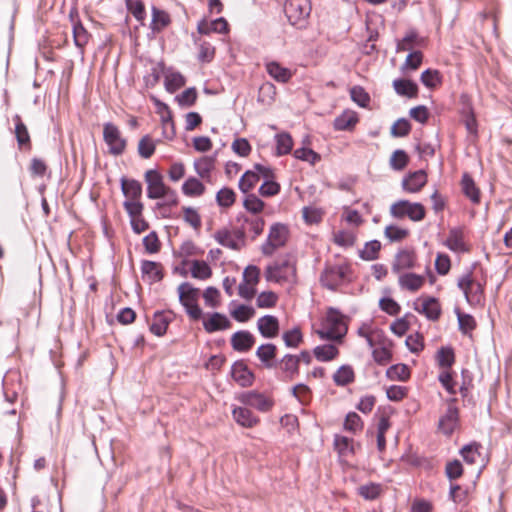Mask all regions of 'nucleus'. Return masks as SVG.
I'll use <instances>...</instances> for the list:
<instances>
[{"instance_id": "48", "label": "nucleus", "mask_w": 512, "mask_h": 512, "mask_svg": "<svg viewBox=\"0 0 512 512\" xmlns=\"http://www.w3.org/2000/svg\"><path fill=\"white\" fill-rule=\"evenodd\" d=\"M409 158L404 150L398 149L390 157L389 164L393 170L401 171L408 164Z\"/></svg>"}, {"instance_id": "27", "label": "nucleus", "mask_w": 512, "mask_h": 512, "mask_svg": "<svg viewBox=\"0 0 512 512\" xmlns=\"http://www.w3.org/2000/svg\"><path fill=\"white\" fill-rule=\"evenodd\" d=\"M424 281V276L415 273L401 274L398 279L399 286L411 292L419 290L423 286Z\"/></svg>"}, {"instance_id": "37", "label": "nucleus", "mask_w": 512, "mask_h": 512, "mask_svg": "<svg viewBox=\"0 0 512 512\" xmlns=\"http://www.w3.org/2000/svg\"><path fill=\"white\" fill-rule=\"evenodd\" d=\"M70 17L74 21L73 12L70 13ZM73 38L75 45L80 49H83L89 41V33L79 21L73 22Z\"/></svg>"}, {"instance_id": "35", "label": "nucleus", "mask_w": 512, "mask_h": 512, "mask_svg": "<svg viewBox=\"0 0 512 512\" xmlns=\"http://www.w3.org/2000/svg\"><path fill=\"white\" fill-rule=\"evenodd\" d=\"M205 191L203 183L195 177L188 178L182 185V192L186 196H201Z\"/></svg>"}, {"instance_id": "33", "label": "nucleus", "mask_w": 512, "mask_h": 512, "mask_svg": "<svg viewBox=\"0 0 512 512\" xmlns=\"http://www.w3.org/2000/svg\"><path fill=\"white\" fill-rule=\"evenodd\" d=\"M214 239L223 247L240 250L241 244L234 239L233 234L227 228L219 229L214 234Z\"/></svg>"}, {"instance_id": "39", "label": "nucleus", "mask_w": 512, "mask_h": 512, "mask_svg": "<svg viewBox=\"0 0 512 512\" xmlns=\"http://www.w3.org/2000/svg\"><path fill=\"white\" fill-rule=\"evenodd\" d=\"M276 154L278 156L289 154L293 147V140L289 133H280L275 136Z\"/></svg>"}, {"instance_id": "21", "label": "nucleus", "mask_w": 512, "mask_h": 512, "mask_svg": "<svg viewBox=\"0 0 512 512\" xmlns=\"http://www.w3.org/2000/svg\"><path fill=\"white\" fill-rule=\"evenodd\" d=\"M358 114L353 110H344L334 119L333 127L337 131H351L358 123Z\"/></svg>"}, {"instance_id": "40", "label": "nucleus", "mask_w": 512, "mask_h": 512, "mask_svg": "<svg viewBox=\"0 0 512 512\" xmlns=\"http://www.w3.org/2000/svg\"><path fill=\"white\" fill-rule=\"evenodd\" d=\"M215 159L213 157L204 156L194 162V168L196 173L201 178L210 176L212 169L214 168Z\"/></svg>"}, {"instance_id": "57", "label": "nucleus", "mask_w": 512, "mask_h": 512, "mask_svg": "<svg viewBox=\"0 0 512 512\" xmlns=\"http://www.w3.org/2000/svg\"><path fill=\"white\" fill-rule=\"evenodd\" d=\"M351 99L360 107H367L370 102L369 94L361 86H354L350 89Z\"/></svg>"}, {"instance_id": "14", "label": "nucleus", "mask_w": 512, "mask_h": 512, "mask_svg": "<svg viewBox=\"0 0 512 512\" xmlns=\"http://www.w3.org/2000/svg\"><path fill=\"white\" fill-rule=\"evenodd\" d=\"M277 366L282 373V378L286 381L293 380L299 374V364L296 355L285 354L277 362Z\"/></svg>"}, {"instance_id": "58", "label": "nucleus", "mask_w": 512, "mask_h": 512, "mask_svg": "<svg viewBox=\"0 0 512 512\" xmlns=\"http://www.w3.org/2000/svg\"><path fill=\"white\" fill-rule=\"evenodd\" d=\"M410 131V122L406 118H400L392 125L390 133L393 137H405Z\"/></svg>"}, {"instance_id": "19", "label": "nucleus", "mask_w": 512, "mask_h": 512, "mask_svg": "<svg viewBox=\"0 0 512 512\" xmlns=\"http://www.w3.org/2000/svg\"><path fill=\"white\" fill-rule=\"evenodd\" d=\"M414 309L425 315L428 320L436 321L439 319L441 314V307L438 300L434 297H428L423 300L421 307L418 306L417 302L414 304Z\"/></svg>"}, {"instance_id": "16", "label": "nucleus", "mask_w": 512, "mask_h": 512, "mask_svg": "<svg viewBox=\"0 0 512 512\" xmlns=\"http://www.w3.org/2000/svg\"><path fill=\"white\" fill-rule=\"evenodd\" d=\"M427 182V175L423 170H418L415 172L409 173L402 180V188L409 193H416L421 190V188Z\"/></svg>"}, {"instance_id": "36", "label": "nucleus", "mask_w": 512, "mask_h": 512, "mask_svg": "<svg viewBox=\"0 0 512 512\" xmlns=\"http://www.w3.org/2000/svg\"><path fill=\"white\" fill-rule=\"evenodd\" d=\"M317 360L327 362L333 360L339 353L336 346L332 344L319 345L313 350Z\"/></svg>"}, {"instance_id": "3", "label": "nucleus", "mask_w": 512, "mask_h": 512, "mask_svg": "<svg viewBox=\"0 0 512 512\" xmlns=\"http://www.w3.org/2000/svg\"><path fill=\"white\" fill-rule=\"evenodd\" d=\"M296 276V266L293 258L286 255L266 267L265 278L276 283L291 281Z\"/></svg>"}, {"instance_id": "49", "label": "nucleus", "mask_w": 512, "mask_h": 512, "mask_svg": "<svg viewBox=\"0 0 512 512\" xmlns=\"http://www.w3.org/2000/svg\"><path fill=\"white\" fill-rule=\"evenodd\" d=\"M235 192L227 187L220 189L216 194V202L220 207L228 208L235 202Z\"/></svg>"}, {"instance_id": "45", "label": "nucleus", "mask_w": 512, "mask_h": 512, "mask_svg": "<svg viewBox=\"0 0 512 512\" xmlns=\"http://www.w3.org/2000/svg\"><path fill=\"white\" fill-rule=\"evenodd\" d=\"M357 490L358 494L365 500H375L380 496L382 486L378 483L371 482L360 486Z\"/></svg>"}, {"instance_id": "2", "label": "nucleus", "mask_w": 512, "mask_h": 512, "mask_svg": "<svg viewBox=\"0 0 512 512\" xmlns=\"http://www.w3.org/2000/svg\"><path fill=\"white\" fill-rule=\"evenodd\" d=\"M177 292L179 302L185 308L187 315L193 320H199L203 315L202 309L198 305L200 289L189 282H183L178 286Z\"/></svg>"}, {"instance_id": "20", "label": "nucleus", "mask_w": 512, "mask_h": 512, "mask_svg": "<svg viewBox=\"0 0 512 512\" xmlns=\"http://www.w3.org/2000/svg\"><path fill=\"white\" fill-rule=\"evenodd\" d=\"M276 353L277 347L272 343L262 344L256 350V356L267 369L277 367V362L275 361Z\"/></svg>"}, {"instance_id": "30", "label": "nucleus", "mask_w": 512, "mask_h": 512, "mask_svg": "<svg viewBox=\"0 0 512 512\" xmlns=\"http://www.w3.org/2000/svg\"><path fill=\"white\" fill-rule=\"evenodd\" d=\"M393 88L398 95L406 96L408 98H414L418 93L417 84L408 79H395L393 81Z\"/></svg>"}, {"instance_id": "41", "label": "nucleus", "mask_w": 512, "mask_h": 512, "mask_svg": "<svg viewBox=\"0 0 512 512\" xmlns=\"http://www.w3.org/2000/svg\"><path fill=\"white\" fill-rule=\"evenodd\" d=\"M482 448L481 444L477 442H472L465 445L461 450L460 454L463 457L464 461L468 464L476 463L477 459L480 457V449Z\"/></svg>"}, {"instance_id": "22", "label": "nucleus", "mask_w": 512, "mask_h": 512, "mask_svg": "<svg viewBox=\"0 0 512 512\" xmlns=\"http://www.w3.org/2000/svg\"><path fill=\"white\" fill-rule=\"evenodd\" d=\"M231 374L233 379L242 387L250 386L254 379L253 373L241 361H237L232 365Z\"/></svg>"}, {"instance_id": "23", "label": "nucleus", "mask_w": 512, "mask_h": 512, "mask_svg": "<svg viewBox=\"0 0 512 512\" xmlns=\"http://www.w3.org/2000/svg\"><path fill=\"white\" fill-rule=\"evenodd\" d=\"M416 256L413 251L400 250L396 256L392 265V271L399 273L401 270L410 269L415 266Z\"/></svg>"}, {"instance_id": "60", "label": "nucleus", "mask_w": 512, "mask_h": 512, "mask_svg": "<svg viewBox=\"0 0 512 512\" xmlns=\"http://www.w3.org/2000/svg\"><path fill=\"white\" fill-rule=\"evenodd\" d=\"M384 234L391 242H399L408 236L409 231L395 225H388Z\"/></svg>"}, {"instance_id": "25", "label": "nucleus", "mask_w": 512, "mask_h": 512, "mask_svg": "<svg viewBox=\"0 0 512 512\" xmlns=\"http://www.w3.org/2000/svg\"><path fill=\"white\" fill-rule=\"evenodd\" d=\"M121 190L126 200H140L142 185L138 180L121 178Z\"/></svg>"}, {"instance_id": "32", "label": "nucleus", "mask_w": 512, "mask_h": 512, "mask_svg": "<svg viewBox=\"0 0 512 512\" xmlns=\"http://www.w3.org/2000/svg\"><path fill=\"white\" fill-rule=\"evenodd\" d=\"M355 380V373L350 365H342L333 374V381L337 386L344 387L353 383Z\"/></svg>"}, {"instance_id": "43", "label": "nucleus", "mask_w": 512, "mask_h": 512, "mask_svg": "<svg viewBox=\"0 0 512 512\" xmlns=\"http://www.w3.org/2000/svg\"><path fill=\"white\" fill-rule=\"evenodd\" d=\"M156 142L149 136H143L138 143V154L144 159H149L155 152Z\"/></svg>"}, {"instance_id": "10", "label": "nucleus", "mask_w": 512, "mask_h": 512, "mask_svg": "<svg viewBox=\"0 0 512 512\" xmlns=\"http://www.w3.org/2000/svg\"><path fill=\"white\" fill-rule=\"evenodd\" d=\"M145 181L147 184V197L149 199H160L164 192L169 188L163 181V176L154 169L145 173Z\"/></svg>"}, {"instance_id": "28", "label": "nucleus", "mask_w": 512, "mask_h": 512, "mask_svg": "<svg viewBox=\"0 0 512 512\" xmlns=\"http://www.w3.org/2000/svg\"><path fill=\"white\" fill-rule=\"evenodd\" d=\"M444 244L454 252H466L468 250L464 242L463 231L460 228H452Z\"/></svg>"}, {"instance_id": "50", "label": "nucleus", "mask_w": 512, "mask_h": 512, "mask_svg": "<svg viewBox=\"0 0 512 512\" xmlns=\"http://www.w3.org/2000/svg\"><path fill=\"white\" fill-rule=\"evenodd\" d=\"M260 176L253 171H246L239 180L238 186L243 193L251 190L259 181Z\"/></svg>"}, {"instance_id": "54", "label": "nucleus", "mask_w": 512, "mask_h": 512, "mask_svg": "<svg viewBox=\"0 0 512 512\" xmlns=\"http://www.w3.org/2000/svg\"><path fill=\"white\" fill-rule=\"evenodd\" d=\"M169 322V319H167L162 313H155V319L150 326V330L154 335L162 336L166 333Z\"/></svg>"}, {"instance_id": "7", "label": "nucleus", "mask_w": 512, "mask_h": 512, "mask_svg": "<svg viewBox=\"0 0 512 512\" xmlns=\"http://www.w3.org/2000/svg\"><path fill=\"white\" fill-rule=\"evenodd\" d=\"M446 409L438 421V430L445 436H451L460 426L459 409L457 399L446 400Z\"/></svg>"}, {"instance_id": "51", "label": "nucleus", "mask_w": 512, "mask_h": 512, "mask_svg": "<svg viewBox=\"0 0 512 512\" xmlns=\"http://www.w3.org/2000/svg\"><path fill=\"white\" fill-rule=\"evenodd\" d=\"M363 428V421L356 412H349L344 421V429L351 433H357Z\"/></svg>"}, {"instance_id": "24", "label": "nucleus", "mask_w": 512, "mask_h": 512, "mask_svg": "<svg viewBox=\"0 0 512 512\" xmlns=\"http://www.w3.org/2000/svg\"><path fill=\"white\" fill-rule=\"evenodd\" d=\"M461 189L463 194L473 203L479 204L481 200V193L476 186L473 178L468 173H464L461 179Z\"/></svg>"}, {"instance_id": "56", "label": "nucleus", "mask_w": 512, "mask_h": 512, "mask_svg": "<svg viewBox=\"0 0 512 512\" xmlns=\"http://www.w3.org/2000/svg\"><path fill=\"white\" fill-rule=\"evenodd\" d=\"M459 329L463 334H468L476 327V322L470 314L461 313L456 310Z\"/></svg>"}, {"instance_id": "61", "label": "nucleus", "mask_w": 512, "mask_h": 512, "mask_svg": "<svg viewBox=\"0 0 512 512\" xmlns=\"http://www.w3.org/2000/svg\"><path fill=\"white\" fill-rule=\"evenodd\" d=\"M245 209L253 214L260 213L264 208V202L254 194H249L244 199Z\"/></svg>"}, {"instance_id": "11", "label": "nucleus", "mask_w": 512, "mask_h": 512, "mask_svg": "<svg viewBox=\"0 0 512 512\" xmlns=\"http://www.w3.org/2000/svg\"><path fill=\"white\" fill-rule=\"evenodd\" d=\"M458 287L463 291L468 302H480L483 295V288L479 282H475L472 279V275L470 272L464 274L462 277L459 278Z\"/></svg>"}, {"instance_id": "4", "label": "nucleus", "mask_w": 512, "mask_h": 512, "mask_svg": "<svg viewBox=\"0 0 512 512\" xmlns=\"http://www.w3.org/2000/svg\"><path fill=\"white\" fill-rule=\"evenodd\" d=\"M390 215L395 219L409 218L413 222L422 221L426 216L425 207L419 202L398 200L390 206Z\"/></svg>"}, {"instance_id": "46", "label": "nucleus", "mask_w": 512, "mask_h": 512, "mask_svg": "<svg viewBox=\"0 0 512 512\" xmlns=\"http://www.w3.org/2000/svg\"><path fill=\"white\" fill-rule=\"evenodd\" d=\"M436 360L440 367L449 368L455 361L454 351L451 347H441L436 354Z\"/></svg>"}, {"instance_id": "52", "label": "nucleus", "mask_w": 512, "mask_h": 512, "mask_svg": "<svg viewBox=\"0 0 512 512\" xmlns=\"http://www.w3.org/2000/svg\"><path fill=\"white\" fill-rule=\"evenodd\" d=\"M294 157L296 159L306 161V162L310 163L311 165L316 164L321 159V156L317 152H315L314 150H312L310 148H305V147L297 148L294 151Z\"/></svg>"}, {"instance_id": "64", "label": "nucleus", "mask_w": 512, "mask_h": 512, "mask_svg": "<svg viewBox=\"0 0 512 512\" xmlns=\"http://www.w3.org/2000/svg\"><path fill=\"white\" fill-rule=\"evenodd\" d=\"M277 295L272 291L261 292L257 299L256 304L259 308H270L276 305Z\"/></svg>"}, {"instance_id": "34", "label": "nucleus", "mask_w": 512, "mask_h": 512, "mask_svg": "<svg viewBox=\"0 0 512 512\" xmlns=\"http://www.w3.org/2000/svg\"><path fill=\"white\" fill-rule=\"evenodd\" d=\"M386 377L391 381H406L410 377V370L406 364H395L386 370Z\"/></svg>"}, {"instance_id": "55", "label": "nucleus", "mask_w": 512, "mask_h": 512, "mask_svg": "<svg viewBox=\"0 0 512 512\" xmlns=\"http://www.w3.org/2000/svg\"><path fill=\"white\" fill-rule=\"evenodd\" d=\"M334 445L340 455L354 453L353 440L341 435H335Z\"/></svg>"}, {"instance_id": "15", "label": "nucleus", "mask_w": 512, "mask_h": 512, "mask_svg": "<svg viewBox=\"0 0 512 512\" xmlns=\"http://www.w3.org/2000/svg\"><path fill=\"white\" fill-rule=\"evenodd\" d=\"M203 327L207 333H214L229 329L231 322L226 315L214 312L203 320Z\"/></svg>"}, {"instance_id": "59", "label": "nucleus", "mask_w": 512, "mask_h": 512, "mask_svg": "<svg viewBox=\"0 0 512 512\" xmlns=\"http://www.w3.org/2000/svg\"><path fill=\"white\" fill-rule=\"evenodd\" d=\"M185 85V78L178 72L171 73L165 78L166 90L173 93Z\"/></svg>"}, {"instance_id": "13", "label": "nucleus", "mask_w": 512, "mask_h": 512, "mask_svg": "<svg viewBox=\"0 0 512 512\" xmlns=\"http://www.w3.org/2000/svg\"><path fill=\"white\" fill-rule=\"evenodd\" d=\"M142 279L149 284L159 282L163 279V267L160 263L150 260L141 262Z\"/></svg>"}, {"instance_id": "47", "label": "nucleus", "mask_w": 512, "mask_h": 512, "mask_svg": "<svg viewBox=\"0 0 512 512\" xmlns=\"http://www.w3.org/2000/svg\"><path fill=\"white\" fill-rule=\"evenodd\" d=\"M381 249V243L378 240H372L365 244L364 248L360 251V257L363 260L372 261L378 258V253Z\"/></svg>"}, {"instance_id": "53", "label": "nucleus", "mask_w": 512, "mask_h": 512, "mask_svg": "<svg viewBox=\"0 0 512 512\" xmlns=\"http://www.w3.org/2000/svg\"><path fill=\"white\" fill-rule=\"evenodd\" d=\"M421 82L428 88H434L442 81V76L438 70L426 69L421 74Z\"/></svg>"}, {"instance_id": "62", "label": "nucleus", "mask_w": 512, "mask_h": 512, "mask_svg": "<svg viewBox=\"0 0 512 512\" xmlns=\"http://www.w3.org/2000/svg\"><path fill=\"white\" fill-rule=\"evenodd\" d=\"M197 99V91L194 87L184 90L181 94L176 96L180 106L189 107L192 106Z\"/></svg>"}, {"instance_id": "29", "label": "nucleus", "mask_w": 512, "mask_h": 512, "mask_svg": "<svg viewBox=\"0 0 512 512\" xmlns=\"http://www.w3.org/2000/svg\"><path fill=\"white\" fill-rule=\"evenodd\" d=\"M266 71L274 80L280 83H287L292 77L291 71L276 61L266 63Z\"/></svg>"}, {"instance_id": "44", "label": "nucleus", "mask_w": 512, "mask_h": 512, "mask_svg": "<svg viewBox=\"0 0 512 512\" xmlns=\"http://www.w3.org/2000/svg\"><path fill=\"white\" fill-rule=\"evenodd\" d=\"M191 275L193 278L206 280L211 277L212 270L205 261L194 260L192 262Z\"/></svg>"}, {"instance_id": "42", "label": "nucleus", "mask_w": 512, "mask_h": 512, "mask_svg": "<svg viewBox=\"0 0 512 512\" xmlns=\"http://www.w3.org/2000/svg\"><path fill=\"white\" fill-rule=\"evenodd\" d=\"M170 23L169 14L155 6L152 7V29L160 31Z\"/></svg>"}, {"instance_id": "63", "label": "nucleus", "mask_w": 512, "mask_h": 512, "mask_svg": "<svg viewBox=\"0 0 512 512\" xmlns=\"http://www.w3.org/2000/svg\"><path fill=\"white\" fill-rule=\"evenodd\" d=\"M127 9L138 20L145 19V7L141 0H126Z\"/></svg>"}, {"instance_id": "17", "label": "nucleus", "mask_w": 512, "mask_h": 512, "mask_svg": "<svg viewBox=\"0 0 512 512\" xmlns=\"http://www.w3.org/2000/svg\"><path fill=\"white\" fill-rule=\"evenodd\" d=\"M257 328L264 338H274L279 332V321L273 315H265L258 319Z\"/></svg>"}, {"instance_id": "6", "label": "nucleus", "mask_w": 512, "mask_h": 512, "mask_svg": "<svg viewBox=\"0 0 512 512\" xmlns=\"http://www.w3.org/2000/svg\"><path fill=\"white\" fill-rule=\"evenodd\" d=\"M350 266L348 264L327 265L320 276L321 284L329 290H336L348 280Z\"/></svg>"}, {"instance_id": "12", "label": "nucleus", "mask_w": 512, "mask_h": 512, "mask_svg": "<svg viewBox=\"0 0 512 512\" xmlns=\"http://www.w3.org/2000/svg\"><path fill=\"white\" fill-rule=\"evenodd\" d=\"M239 400L246 406L255 408L261 412H267L273 407V400L257 391H248L240 395Z\"/></svg>"}, {"instance_id": "38", "label": "nucleus", "mask_w": 512, "mask_h": 512, "mask_svg": "<svg viewBox=\"0 0 512 512\" xmlns=\"http://www.w3.org/2000/svg\"><path fill=\"white\" fill-rule=\"evenodd\" d=\"M282 339L287 348H297L303 342V333L299 327H294L285 331Z\"/></svg>"}, {"instance_id": "26", "label": "nucleus", "mask_w": 512, "mask_h": 512, "mask_svg": "<svg viewBox=\"0 0 512 512\" xmlns=\"http://www.w3.org/2000/svg\"><path fill=\"white\" fill-rule=\"evenodd\" d=\"M234 420L241 426L251 428L255 426L259 419L247 407H236L232 411Z\"/></svg>"}, {"instance_id": "31", "label": "nucleus", "mask_w": 512, "mask_h": 512, "mask_svg": "<svg viewBox=\"0 0 512 512\" xmlns=\"http://www.w3.org/2000/svg\"><path fill=\"white\" fill-rule=\"evenodd\" d=\"M15 122V137L20 148H30L31 140L28 129L19 115L13 117Z\"/></svg>"}, {"instance_id": "9", "label": "nucleus", "mask_w": 512, "mask_h": 512, "mask_svg": "<svg viewBox=\"0 0 512 512\" xmlns=\"http://www.w3.org/2000/svg\"><path fill=\"white\" fill-rule=\"evenodd\" d=\"M103 139L109 148L110 154L119 156L124 153L127 141L115 124L107 122L103 125Z\"/></svg>"}, {"instance_id": "5", "label": "nucleus", "mask_w": 512, "mask_h": 512, "mask_svg": "<svg viewBox=\"0 0 512 512\" xmlns=\"http://www.w3.org/2000/svg\"><path fill=\"white\" fill-rule=\"evenodd\" d=\"M284 12L291 25L302 28L311 13L310 0H286Z\"/></svg>"}, {"instance_id": "8", "label": "nucleus", "mask_w": 512, "mask_h": 512, "mask_svg": "<svg viewBox=\"0 0 512 512\" xmlns=\"http://www.w3.org/2000/svg\"><path fill=\"white\" fill-rule=\"evenodd\" d=\"M289 237V229L282 223H274L269 230L267 240L261 246V252L265 256H271L274 252L285 246Z\"/></svg>"}, {"instance_id": "1", "label": "nucleus", "mask_w": 512, "mask_h": 512, "mask_svg": "<svg viewBox=\"0 0 512 512\" xmlns=\"http://www.w3.org/2000/svg\"><path fill=\"white\" fill-rule=\"evenodd\" d=\"M347 330L343 315L331 307L327 311L324 327L318 331V335L321 339L339 341L345 336Z\"/></svg>"}, {"instance_id": "18", "label": "nucleus", "mask_w": 512, "mask_h": 512, "mask_svg": "<svg viewBox=\"0 0 512 512\" xmlns=\"http://www.w3.org/2000/svg\"><path fill=\"white\" fill-rule=\"evenodd\" d=\"M255 343V337L247 330L235 332L231 337V346L235 351L247 352Z\"/></svg>"}]
</instances>
